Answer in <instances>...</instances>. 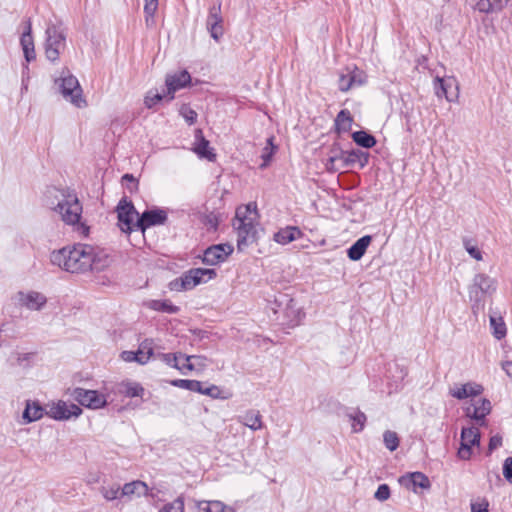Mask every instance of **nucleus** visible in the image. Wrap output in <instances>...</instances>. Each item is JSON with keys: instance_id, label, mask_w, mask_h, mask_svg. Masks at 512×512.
<instances>
[{"instance_id": "obj_21", "label": "nucleus", "mask_w": 512, "mask_h": 512, "mask_svg": "<svg viewBox=\"0 0 512 512\" xmlns=\"http://www.w3.org/2000/svg\"><path fill=\"white\" fill-rule=\"evenodd\" d=\"M237 421L253 431L262 429V415L258 410L249 409L237 417Z\"/></svg>"}, {"instance_id": "obj_45", "label": "nucleus", "mask_w": 512, "mask_h": 512, "mask_svg": "<svg viewBox=\"0 0 512 512\" xmlns=\"http://www.w3.org/2000/svg\"><path fill=\"white\" fill-rule=\"evenodd\" d=\"M184 501L181 498H177L173 502L165 505L159 512H183Z\"/></svg>"}, {"instance_id": "obj_52", "label": "nucleus", "mask_w": 512, "mask_h": 512, "mask_svg": "<svg viewBox=\"0 0 512 512\" xmlns=\"http://www.w3.org/2000/svg\"><path fill=\"white\" fill-rule=\"evenodd\" d=\"M488 502L485 499L471 503V512H488Z\"/></svg>"}, {"instance_id": "obj_16", "label": "nucleus", "mask_w": 512, "mask_h": 512, "mask_svg": "<svg viewBox=\"0 0 512 512\" xmlns=\"http://www.w3.org/2000/svg\"><path fill=\"white\" fill-rule=\"evenodd\" d=\"M232 252L230 244L212 245L204 251L202 261L207 265H217L224 262Z\"/></svg>"}, {"instance_id": "obj_50", "label": "nucleus", "mask_w": 512, "mask_h": 512, "mask_svg": "<svg viewBox=\"0 0 512 512\" xmlns=\"http://www.w3.org/2000/svg\"><path fill=\"white\" fill-rule=\"evenodd\" d=\"M185 359L187 362L191 361L192 363H194L195 368L197 366L203 368L206 366V362H207V358L202 355H186Z\"/></svg>"}, {"instance_id": "obj_29", "label": "nucleus", "mask_w": 512, "mask_h": 512, "mask_svg": "<svg viewBox=\"0 0 512 512\" xmlns=\"http://www.w3.org/2000/svg\"><path fill=\"white\" fill-rule=\"evenodd\" d=\"M353 118L350 112L346 109L341 110L335 119V127L337 132H348L351 129Z\"/></svg>"}, {"instance_id": "obj_63", "label": "nucleus", "mask_w": 512, "mask_h": 512, "mask_svg": "<svg viewBox=\"0 0 512 512\" xmlns=\"http://www.w3.org/2000/svg\"><path fill=\"white\" fill-rule=\"evenodd\" d=\"M150 495H151V497H155V495L153 494V492H152V491L150 492Z\"/></svg>"}, {"instance_id": "obj_47", "label": "nucleus", "mask_w": 512, "mask_h": 512, "mask_svg": "<svg viewBox=\"0 0 512 512\" xmlns=\"http://www.w3.org/2000/svg\"><path fill=\"white\" fill-rule=\"evenodd\" d=\"M390 496V488L387 484H382L378 487L374 497L379 501H385Z\"/></svg>"}, {"instance_id": "obj_8", "label": "nucleus", "mask_w": 512, "mask_h": 512, "mask_svg": "<svg viewBox=\"0 0 512 512\" xmlns=\"http://www.w3.org/2000/svg\"><path fill=\"white\" fill-rule=\"evenodd\" d=\"M492 405L486 398L472 399L464 407L465 416L471 421V425L478 427L487 426V416L491 413Z\"/></svg>"}, {"instance_id": "obj_2", "label": "nucleus", "mask_w": 512, "mask_h": 512, "mask_svg": "<svg viewBox=\"0 0 512 512\" xmlns=\"http://www.w3.org/2000/svg\"><path fill=\"white\" fill-rule=\"evenodd\" d=\"M257 219L256 205L249 203L237 208L233 227L237 231V246L241 250L248 243L253 242L256 236L255 222Z\"/></svg>"}, {"instance_id": "obj_62", "label": "nucleus", "mask_w": 512, "mask_h": 512, "mask_svg": "<svg viewBox=\"0 0 512 512\" xmlns=\"http://www.w3.org/2000/svg\"><path fill=\"white\" fill-rule=\"evenodd\" d=\"M357 163L360 164V167H364L368 163V154L360 150L359 160Z\"/></svg>"}, {"instance_id": "obj_12", "label": "nucleus", "mask_w": 512, "mask_h": 512, "mask_svg": "<svg viewBox=\"0 0 512 512\" xmlns=\"http://www.w3.org/2000/svg\"><path fill=\"white\" fill-rule=\"evenodd\" d=\"M367 81L366 73L356 66L346 67L338 79V87L342 92H347L351 88L362 86Z\"/></svg>"}, {"instance_id": "obj_5", "label": "nucleus", "mask_w": 512, "mask_h": 512, "mask_svg": "<svg viewBox=\"0 0 512 512\" xmlns=\"http://www.w3.org/2000/svg\"><path fill=\"white\" fill-rule=\"evenodd\" d=\"M496 290V282L494 279L485 274H477L473 278L472 284L469 286L468 294L473 302L472 310L483 308L484 301L487 296H491Z\"/></svg>"}, {"instance_id": "obj_4", "label": "nucleus", "mask_w": 512, "mask_h": 512, "mask_svg": "<svg viewBox=\"0 0 512 512\" xmlns=\"http://www.w3.org/2000/svg\"><path fill=\"white\" fill-rule=\"evenodd\" d=\"M216 277L215 269L211 268H192L185 272L181 277L170 282L169 287L172 291L191 290L201 283Z\"/></svg>"}, {"instance_id": "obj_34", "label": "nucleus", "mask_w": 512, "mask_h": 512, "mask_svg": "<svg viewBox=\"0 0 512 512\" xmlns=\"http://www.w3.org/2000/svg\"><path fill=\"white\" fill-rule=\"evenodd\" d=\"M102 494L107 500H114L120 497V487L116 482H108L107 486H103Z\"/></svg>"}, {"instance_id": "obj_20", "label": "nucleus", "mask_w": 512, "mask_h": 512, "mask_svg": "<svg viewBox=\"0 0 512 512\" xmlns=\"http://www.w3.org/2000/svg\"><path fill=\"white\" fill-rule=\"evenodd\" d=\"M482 392H483V387L480 384H477L475 382H468V383L462 384L460 386L455 385L454 387L450 388V390H449V394L458 400H463L468 397L478 396Z\"/></svg>"}, {"instance_id": "obj_61", "label": "nucleus", "mask_w": 512, "mask_h": 512, "mask_svg": "<svg viewBox=\"0 0 512 512\" xmlns=\"http://www.w3.org/2000/svg\"><path fill=\"white\" fill-rule=\"evenodd\" d=\"M180 367H183V374H185V370L193 371L195 369V364L191 361L187 362L186 359H184L183 363H180Z\"/></svg>"}, {"instance_id": "obj_60", "label": "nucleus", "mask_w": 512, "mask_h": 512, "mask_svg": "<svg viewBox=\"0 0 512 512\" xmlns=\"http://www.w3.org/2000/svg\"><path fill=\"white\" fill-rule=\"evenodd\" d=\"M502 369L505 371L507 376L512 378V361H505L502 363Z\"/></svg>"}, {"instance_id": "obj_9", "label": "nucleus", "mask_w": 512, "mask_h": 512, "mask_svg": "<svg viewBox=\"0 0 512 512\" xmlns=\"http://www.w3.org/2000/svg\"><path fill=\"white\" fill-rule=\"evenodd\" d=\"M172 386L186 389L193 392H198L203 395H207L213 399H228L231 394H224L223 391L216 385L211 384L205 386L204 383L198 380H188V379H176L172 380Z\"/></svg>"}, {"instance_id": "obj_38", "label": "nucleus", "mask_w": 512, "mask_h": 512, "mask_svg": "<svg viewBox=\"0 0 512 512\" xmlns=\"http://www.w3.org/2000/svg\"><path fill=\"white\" fill-rule=\"evenodd\" d=\"M275 150L276 147L273 145V138L270 137L267 139V146L263 149V153L261 155L263 159V163L260 166L261 168H265L269 164Z\"/></svg>"}, {"instance_id": "obj_53", "label": "nucleus", "mask_w": 512, "mask_h": 512, "mask_svg": "<svg viewBox=\"0 0 512 512\" xmlns=\"http://www.w3.org/2000/svg\"><path fill=\"white\" fill-rule=\"evenodd\" d=\"M218 217L211 213L209 215H206L205 216V219H204V224L211 230H216L217 227H218Z\"/></svg>"}, {"instance_id": "obj_51", "label": "nucleus", "mask_w": 512, "mask_h": 512, "mask_svg": "<svg viewBox=\"0 0 512 512\" xmlns=\"http://www.w3.org/2000/svg\"><path fill=\"white\" fill-rule=\"evenodd\" d=\"M397 480H428V478L421 472H407L401 475Z\"/></svg>"}, {"instance_id": "obj_23", "label": "nucleus", "mask_w": 512, "mask_h": 512, "mask_svg": "<svg viewBox=\"0 0 512 512\" xmlns=\"http://www.w3.org/2000/svg\"><path fill=\"white\" fill-rule=\"evenodd\" d=\"M196 139L198 143L194 147V152L200 157L205 158L211 162L216 160V154L213 148L210 147L209 141L203 137L202 131L198 129L196 131Z\"/></svg>"}, {"instance_id": "obj_27", "label": "nucleus", "mask_w": 512, "mask_h": 512, "mask_svg": "<svg viewBox=\"0 0 512 512\" xmlns=\"http://www.w3.org/2000/svg\"><path fill=\"white\" fill-rule=\"evenodd\" d=\"M509 0H475V8L482 13H491L503 9Z\"/></svg>"}, {"instance_id": "obj_36", "label": "nucleus", "mask_w": 512, "mask_h": 512, "mask_svg": "<svg viewBox=\"0 0 512 512\" xmlns=\"http://www.w3.org/2000/svg\"><path fill=\"white\" fill-rule=\"evenodd\" d=\"M203 510L206 512H235L231 506L225 505L221 501H209Z\"/></svg>"}, {"instance_id": "obj_19", "label": "nucleus", "mask_w": 512, "mask_h": 512, "mask_svg": "<svg viewBox=\"0 0 512 512\" xmlns=\"http://www.w3.org/2000/svg\"><path fill=\"white\" fill-rule=\"evenodd\" d=\"M19 303L29 310H41L47 302V298L42 293L29 291L27 293H18Z\"/></svg>"}, {"instance_id": "obj_3", "label": "nucleus", "mask_w": 512, "mask_h": 512, "mask_svg": "<svg viewBox=\"0 0 512 512\" xmlns=\"http://www.w3.org/2000/svg\"><path fill=\"white\" fill-rule=\"evenodd\" d=\"M61 215L62 220L68 225H77V230L87 236L89 228L80 223L82 205L76 195L68 194L63 196L54 208Z\"/></svg>"}, {"instance_id": "obj_31", "label": "nucleus", "mask_w": 512, "mask_h": 512, "mask_svg": "<svg viewBox=\"0 0 512 512\" xmlns=\"http://www.w3.org/2000/svg\"><path fill=\"white\" fill-rule=\"evenodd\" d=\"M352 139L357 145L363 148H372L376 144L375 137L362 130L354 132Z\"/></svg>"}, {"instance_id": "obj_13", "label": "nucleus", "mask_w": 512, "mask_h": 512, "mask_svg": "<svg viewBox=\"0 0 512 512\" xmlns=\"http://www.w3.org/2000/svg\"><path fill=\"white\" fill-rule=\"evenodd\" d=\"M71 395L80 405L90 409H99L106 405L104 395L96 390H86L78 387L73 390Z\"/></svg>"}, {"instance_id": "obj_18", "label": "nucleus", "mask_w": 512, "mask_h": 512, "mask_svg": "<svg viewBox=\"0 0 512 512\" xmlns=\"http://www.w3.org/2000/svg\"><path fill=\"white\" fill-rule=\"evenodd\" d=\"M191 82V76L188 71L182 70L180 72L169 74L166 76V86L168 94L170 95L169 100L174 98V93L186 87Z\"/></svg>"}, {"instance_id": "obj_41", "label": "nucleus", "mask_w": 512, "mask_h": 512, "mask_svg": "<svg viewBox=\"0 0 512 512\" xmlns=\"http://www.w3.org/2000/svg\"><path fill=\"white\" fill-rule=\"evenodd\" d=\"M163 99V95L157 90H150L147 92L144 103L147 108H152Z\"/></svg>"}, {"instance_id": "obj_30", "label": "nucleus", "mask_w": 512, "mask_h": 512, "mask_svg": "<svg viewBox=\"0 0 512 512\" xmlns=\"http://www.w3.org/2000/svg\"><path fill=\"white\" fill-rule=\"evenodd\" d=\"M185 356L186 355L182 353H158L156 355V357L163 361L165 364L179 370L180 372H183V367H180L179 359H185Z\"/></svg>"}, {"instance_id": "obj_22", "label": "nucleus", "mask_w": 512, "mask_h": 512, "mask_svg": "<svg viewBox=\"0 0 512 512\" xmlns=\"http://www.w3.org/2000/svg\"><path fill=\"white\" fill-rule=\"evenodd\" d=\"M359 153H360V150H352L350 152H345V151H342V150H337L333 155H331L328 158L327 167L329 169L333 168L334 167V163L336 161H340V160L343 161L344 166L353 165V164L358 162V160H359Z\"/></svg>"}, {"instance_id": "obj_33", "label": "nucleus", "mask_w": 512, "mask_h": 512, "mask_svg": "<svg viewBox=\"0 0 512 512\" xmlns=\"http://www.w3.org/2000/svg\"><path fill=\"white\" fill-rule=\"evenodd\" d=\"M122 388V393H124L127 397H139L144 393V388L136 382H123Z\"/></svg>"}, {"instance_id": "obj_6", "label": "nucleus", "mask_w": 512, "mask_h": 512, "mask_svg": "<svg viewBox=\"0 0 512 512\" xmlns=\"http://www.w3.org/2000/svg\"><path fill=\"white\" fill-rule=\"evenodd\" d=\"M58 81L60 92L65 100L78 108L86 106V101L82 95V88L75 76L71 75L69 71H63Z\"/></svg>"}, {"instance_id": "obj_28", "label": "nucleus", "mask_w": 512, "mask_h": 512, "mask_svg": "<svg viewBox=\"0 0 512 512\" xmlns=\"http://www.w3.org/2000/svg\"><path fill=\"white\" fill-rule=\"evenodd\" d=\"M149 487L146 482H126L120 492V497L130 496L132 494L147 495Z\"/></svg>"}, {"instance_id": "obj_48", "label": "nucleus", "mask_w": 512, "mask_h": 512, "mask_svg": "<svg viewBox=\"0 0 512 512\" xmlns=\"http://www.w3.org/2000/svg\"><path fill=\"white\" fill-rule=\"evenodd\" d=\"M153 344L154 342L152 339H145L139 344L138 349L151 358L154 355Z\"/></svg>"}, {"instance_id": "obj_39", "label": "nucleus", "mask_w": 512, "mask_h": 512, "mask_svg": "<svg viewBox=\"0 0 512 512\" xmlns=\"http://www.w3.org/2000/svg\"><path fill=\"white\" fill-rule=\"evenodd\" d=\"M20 44H21L22 49L34 46L31 22L29 20L27 21L26 29L22 33V36L20 38Z\"/></svg>"}, {"instance_id": "obj_7", "label": "nucleus", "mask_w": 512, "mask_h": 512, "mask_svg": "<svg viewBox=\"0 0 512 512\" xmlns=\"http://www.w3.org/2000/svg\"><path fill=\"white\" fill-rule=\"evenodd\" d=\"M45 55L46 58L55 62L59 59L60 53L65 48L66 36L62 30L55 25L46 28Z\"/></svg>"}, {"instance_id": "obj_40", "label": "nucleus", "mask_w": 512, "mask_h": 512, "mask_svg": "<svg viewBox=\"0 0 512 512\" xmlns=\"http://www.w3.org/2000/svg\"><path fill=\"white\" fill-rule=\"evenodd\" d=\"M383 440L385 443V446L390 450L394 451L397 449L399 445V439L395 432L393 431H386L383 435Z\"/></svg>"}, {"instance_id": "obj_26", "label": "nucleus", "mask_w": 512, "mask_h": 512, "mask_svg": "<svg viewBox=\"0 0 512 512\" xmlns=\"http://www.w3.org/2000/svg\"><path fill=\"white\" fill-rule=\"evenodd\" d=\"M44 415L43 407L36 401H27L23 411V419L27 423L37 421Z\"/></svg>"}, {"instance_id": "obj_15", "label": "nucleus", "mask_w": 512, "mask_h": 512, "mask_svg": "<svg viewBox=\"0 0 512 512\" xmlns=\"http://www.w3.org/2000/svg\"><path fill=\"white\" fill-rule=\"evenodd\" d=\"M167 220V213L162 209H152L144 211L135 222L138 230L144 232L147 228L156 225H162Z\"/></svg>"}, {"instance_id": "obj_25", "label": "nucleus", "mask_w": 512, "mask_h": 512, "mask_svg": "<svg viewBox=\"0 0 512 512\" xmlns=\"http://www.w3.org/2000/svg\"><path fill=\"white\" fill-rule=\"evenodd\" d=\"M302 232L298 227L288 226L274 234V240L282 245L301 238Z\"/></svg>"}, {"instance_id": "obj_17", "label": "nucleus", "mask_w": 512, "mask_h": 512, "mask_svg": "<svg viewBox=\"0 0 512 512\" xmlns=\"http://www.w3.org/2000/svg\"><path fill=\"white\" fill-rule=\"evenodd\" d=\"M206 26L214 40L218 41L222 37L224 29L220 3L209 9Z\"/></svg>"}, {"instance_id": "obj_49", "label": "nucleus", "mask_w": 512, "mask_h": 512, "mask_svg": "<svg viewBox=\"0 0 512 512\" xmlns=\"http://www.w3.org/2000/svg\"><path fill=\"white\" fill-rule=\"evenodd\" d=\"M159 0H145L144 12L146 17H153L158 8Z\"/></svg>"}, {"instance_id": "obj_37", "label": "nucleus", "mask_w": 512, "mask_h": 512, "mask_svg": "<svg viewBox=\"0 0 512 512\" xmlns=\"http://www.w3.org/2000/svg\"><path fill=\"white\" fill-rule=\"evenodd\" d=\"M349 418L354 432L363 430L366 422V415L363 412L357 411L355 414H350Z\"/></svg>"}, {"instance_id": "obj_54", "label": "nucleus", "mask_w": 512, "mask_h": 512, "mask_svg": "<svg viewBox=\"0 0 512 512\" xmlns=\"http://www.w3.org/2000/svg\"><path fill=\"white\" fill-rule=\"evenodd\" d=\"M503 474L506 480L512 479V457H508L503 464Z\"/></svg>"}, {"instance_id": "obj_11", "label": "nucleus", "mask_w": 512, "mask_h": 512, "mask_svg": "<svg viewBox=\"0 0 512 512\" xmlns=\"http://www.w3.org/2000/svg\"><path fill=\"white\" fill-rule=\"evenodd\" d=\"M481 434L479 427L476 425L469 424L461 430V444L458 449V456L462 460L470 459L472 455V448L474 446H480Z\"/></svg>"}, {"instance_id": "obj_10", "label": "nucleus", "mask_w": 512, "mask_h": 512, "mask_svg": "<svg viewBox=\"0 0 512 512\" xmlns=\"http://www.w3.org/2000/svg\"><path fill=\"white\" fill-rule=\"evenodd\" d=\"M116 210L118 226L122 232L130 234L132 231L138 230L135 222L140 215L131 201H127L125 198L121 199Z\"/></svg>"}, {"instance_id": "obj_56", "label": "nucleus", "mask_w": 512, "mask_h": 512, "mask_svg": "<svg viewBox=\"0 0 512 512\" xmlns=\"http://www.w3.org/2000/svg\"><path fill=\"white\" fill-rule=\"evenodd\" d=\"M122 181H123V182H129V183H130V185H129V184L127 185V188H128L130 191H133V190H136V189H137L138 184H137V181H136V179L133 177V175H132V174H125V175H123V177H122Z\"/></svg>"}, {"instance_id": "obj_44", "label": "nucleus", "mask_w": 512, "mask_h": 512, "mask_svg": "<svg viewBox=\"0 0 512 512\" xmlns=\"http://www.w3.org/2000/svg\"><path fill=\"white\" fill-rule=\"evenodd\" d=\"M151 307L154 310L167 313H176L178 311V307L174 306L169 301H153Z\"/></svg>"}, {"instance_id": "obj_43", "label": "nucleus", "mask_w": 512, "mask_h": 512, "mask_svg": "<svg viewBox=\"0 0 512 512\" xmlns=\"http://www.w3.org/2000/svg\"><path fill=\"white\" fill-rule=\"evenodd\" d=\"M404 487L408 491H412L414 493H422L423 490H429L431 487V482H402Z\"/></svg>"}, {"instance_id": "obj_59", "label": "nucleus", "mask_w": 512, "mask_h": 512, "mask_svg": "<svg viewBox=\"0 0 512 512\" xmlns=\"http://www.w3.org/2000/svg\"><path fill=\"white\" fill-rule=\"evenodd\" d=\"M135 354H137V359H136V362L141 364V365H144L146 364L150 357L149 356H146L145 353H143L141 350H137V351H134Z\"/></svg>"}, {"instance_id": "obj_46", "label": "nucleus", "mask_w": 512, "mask_h": 512, "mask_svg": "<svg viewBox=\"0 0 512 512\" xmlns=\"http://www.w3.org/2000/svg\"><path fill=\"white\" fill-rule=\"evenodd\" d=\"M180 114L184 117L189 125L194 124L197 120V113L187 106H183L181 108Z\"/></svg>"}, {"instance_id": "obj_35", "label": "nucleus", "mask_w": 512, "mask_h": 512, "mask_svg": "<svg viewBox=\"0 0 512 512\" xmlns=\"http://www.w3.org/2000/svg\"><path fill=\"white\" fill-rule=\"evenodd\" d=\"M451 84L444 81L440 77H436L435 79V93L438 97H445L447 101L452 102L453 99L448 95V87H450Z\"/></svg>"}, {"instance_id": "obj_1", "label": "nucleus", "mask_w": 512, "mask_h": 512, "mask_svg": "<svg viewBox=\"0 0 512 512\" xmlns=\"http://www.w3.org/2000/svg\"><path fill=\"white\" fill-rule=\"evenodd\" d=\"M50 259L53 265L70 273L102 271L111 263L104 250L81 243L53 251Z\"/></svg>"}, {"instance_id": "obj_58", "label": "nucleus", "mask_w": 512, "mask_h": 512, "mask_svg": "<svg viewBox=\"0 0 512 512\" xmlns=\"http://www.w3.org/2000/svg\"><path fill=\"white\" fill-rule=\"evenodd\" d=\"M23 52H24V56H25V59L27 62H31V61L35 60L36 53H35L34 46L29 47V48H24Z\"/></svg>"}, {"instance_id": "obj_55", "label": "nucleus", "mask_w": 512, "mask_h": 512, "mask_svg": "<svg viewBox=\"0 0 512 512\" xmlns=\"http://www.w3.org/2000/svg\"><path fill=\"white\" fill-rule=\"evenodd\" d=\"M502 445V437L500 435H494L490 438L489 445H488V451L491 453L498 447Z\"/></svg>"}, {"instance_id": "obj_32", "label": "nucleus", "mask_w": 512, "mask_h": 512, "mask_svg": "<svg viewBox=\"0 0 512 512\" xmlns=\"http://www.w3.org/2000/svg\"><path fill=\"white\" fill-rule=\"evenodd\" d=\"M490 326L492 328V334L496 339L501 340L506 336L507 329L502 317L491 315Z\"/></svg>"}, {"instance_id": "obj_14", "label": "nucleus", "mask_w": 512, "mask_h": 512, "mask_svg": "<svg viewBox=\"0 0 512 512\" xmlns=\"http://www.w3.org/2000/svg\"><path fill=\"white\" fill-rule=\"evenodd\" d=\"M82 413V409L73 403L58 401L49 405L46 414L55 420H68L72 417H78Z\"/></svg>"}, {"instance_id": "obj_24", "label": "nucleus", "mask_w": 512, "mask_h": 512, "mask_svg": "<svg viewBox=\"0 0 512 512\" xmlns=\"http://www.w3.org/2000/svg\"><path fill=\"white\" fill-rule=\"evenodd\" d=\"M372 237L370 235H365L359 238L348 250L347 256L352 261L360 260L365 254L367 248L371 244Z\"/></svg>"}, {"instance_id": "obj_42", "label": "nucleus", "mask_w": 512, "mask_h": 512, "mask_svg": "<svg viewBox=\"0 0 512 512\" xmlns=\"http://www.w3.org/2000/svg\"><path fill=\"white\" fill-rule=\"evenodd\" d=\"M463 245L468 254L477 261L482 260V253L476 245L473 244L470 239H463Z\"/></svg>"}, {"instance_id": "obj_57", "label": "nucleus", "mask_w": 512, "mask_h": 512, "mask_svg": "<svg viewBox=\"0 0 512 512\" xmlns=\"http://www.w3.org/2000/svg\"><path fill=\"white\" fill-rule=\"evenodd\" d=\"M121 359L125 362H136L137 354L134 351H123L120 355Z\"/></svg>"}]
</instances>
